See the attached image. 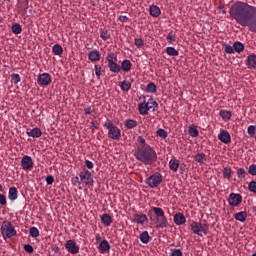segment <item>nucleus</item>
Segmentation results:
<instances>
[{"label":"nucleus","instance_id":"a18cd8bd","mask_svg":"<svg viewBox=\"0 0 256 256\" xmlns=\"http://www.w3.org/2000/svg\"><path fill=\"white\" fill-rule=\"evenodd\" d=\"M247 133L250 137H255V135H256V126L255 125L248 126Z\"/></svg>","mask_w":256,"mask_h":256},{"label":"nucleus","instance_id":"4468645a","mask_svg":"<svg viewBox=\"0 0 256 256\" xmlns=\"http://www.w3.org/2000/svg\"><path fill=\"white\" fill-rule=\"evenodd\" d=\"M219 141L221 143H225V145H229L231 143V134L227 132V130H221L219 135H218Z\"/></svg>","mask_w":256,"mask_h":256},{"label":"nucleus","instance_id":"f3484780","mask_svg":"<svg viewBox=\"0 0 256 256\" xmlns=\"http://www.w3.org/2000/svg\"><path fill=\"white\" fill-rule=\"evenodd\" d=\"M19 197V190H17V187H10L8 191V199L10 201H17Z\"/></svg>","mask_w":256,"mask_h":256},{"label":"nucleus","instance_id":"09e8293b","mask_svg":"<svg viewBox=\"0 0 256 256\" xmlns=\"http://www.w3.org/2000/svg\"><path fill=\"white\" fill-rule=\"evenodd\" d=\"M248 172L250 175L255 177L256 176V164H251L248 168Z\"/></svg>","mask_w":256,"mask_h":256},{"label":"nucleus","instance_id":"ddd939ff","mask_svg":"<svg viewBox=\"0 0 256 256\" xmlns=\"http://www.w3.org/2000/svg\"><path fill=\"white\" fill-rule=\"evenodd\" d=\"M38 84L42 87H47V85H51V75L49 73H42L38 76Z\"/></svg>","mask_w":256,"mask_h":256},{"label":"nucleus","instance_id":"2f4dec72","mask_svg":"<svg viewBox=\"0 0 256 256\" xmlns=\"http://www.w3.org/2000/svg\"><path fill=\"white\" fill-rule=\"evenodd\" d=\"M234 47V52L236 51V53H242V51L245 50V45H243V43L236 41L233 44Z\"/></svg>","mask_w":256,"mask_h":256},{"label":"nucleus","instance_id":"f704fd0d","mask_svg":"<svg viewBox=\"0 0 256 256\" xmlns=\"http://www.w3.org/2000/svg\"><path fill=\"white\" fill-rule=\"evenodd\" d=\"M104 74H105V69L100 65H95V75L97 76V79H101V75H104Z\"/></svg>","mask_w":256,"mask_h":256},{"label":"nucleus","instance_id":"e433bc0d","mask_svg":"<svg viewBox=\"0 0 256 256\" xmlns=\"http://www.w3.org/2000/svg\"><path fill=\"white\" fill-rule=\"evenodd\" d=\"M166 53L167 55H170V57H177V55H179V51H177V49L174 47H167Z\"/></svg>","mask_w":256,"mask_h":256},{"label":"nucleus","instance_id":"393cba45","mask_svg":"<svg viewBox=\"0 0 256 256\" xmlns=\"http://www.w3.org/2000/svg\"><path fill=\"white\" fill-rule=\"evenodd\" d=\"M139 239H140L141 243H143L144 245H147V243H149V241H151V236H149L148 231H143L140 234Z\"/></svg>","mask_w":256,"mask_h":256},{"label":"nucleus","instance_id":"c03bdc74","mask_svg":"<svg viewBox=\"0 0 256 256\" xmlns=\"http://www.w3.org/2000/svg\"><path fill=\"white\" fill-rule=\"evenodd\" d=\"M166 40L168 41V43H173L177 40V36L173 33V31H170L166 36Z\"/></svg>","mask_w":256,"mask_h":256},{"label":"nucleus","instance_id":"f8f14e48","mask_svg":"<svg viewBox=\"0 0 256 256\" xmlns=\"http://www.w3.org/2000/svg\"><path fill=\"white\" fill-rule=\"evenodd\" d=\"M21 167L24 171H31L33 169V158L28 155L22 157Z\"/></svg>","mask_w":256,"mask_h":256},{"label":"nucleus","instance_id":"b1692460","mask_svg":"<svg viewBox=\"0 0 256 256\" xmlns=\"http://www.w3.org/2000/svg\"><path fill=\"white\" fill-rule=\"evenodd\" d=\"M236 221H240V223H245L247 221V212L241 211L234 215Z\"/></svg>","mask_w":256,"mask_h":256},{"label":"nucleus","instance_id":"ea45409f","mask_svg":"<svg viewBox=\"0 0 256 256\" xmlns=\"http://www.w3.org/2000/svg\"><path fill=\"white\" fill-rule=\"evenodd\" d=\"M100 37L103 39V41H107V39H111V34L109 31L103 29L100 31Z\"/></svg>","mask_w":256,"mask_h":256},{"label":"nucleus","instance_id":"72a5a7b5","mask_svg":"<svg viewBox=\"0 0 256 256\" xmlns=\"http://www.w3.org/2000/svg\"><path fill=\"white\" fill-rule=\"evenodd\" d=\"M146 93H157V85L153 82L148 83L146 86Z\"/></svg>","mask_w":256,"mask_h":256},{"label":"nucleus","instance_id":"473e14b6","mask_svg":"<svg viewBox=\"0 0 256 256\" xmlns=\"http://www.w3.org/2000/svg\"><path fill=\"white\" fill-rule=\"evenodd\" d=\"M11 31L12 33H14V35H20V33L23 32V28L21 27L20 24H13L11 27Z\"/></svg>","mask_w":256,"mask_h":256},{"label":"nucleus","instance_id":"de8ad7c7","mask_svg":"<svg viewBox=\"0 0 256 256\" xmlns=\"http://www.w3.org/2000/svg\"><path fill=\"white\" fill-rule=\"evenodd\" d=\"M11 79L15 85H17V83H21V76H19V74H12Z\"/></svg>","mask_w":256,"mask_h":256},{"label":"nucleus","instance_id":"423d86ee","mask_svg":"<svg viewBox=\"0 0 256 256\" xmlns=\"http://www.w3.org/2000/svg\"><path fill=\"white\" fill-rule=\"evenodd\" d=\"M0 231L3 239H11L12 237H15V235H17V230H15L13 224H11V222L7 220L2 222Z\"/></svg>","mask_w":256,"mask_h":256},{"label":"nucleus","instance_id":"5fc2aeb1","mask_svg":"<svg viewBox=\"0 0 256 256\" xmlns=\"http://www.w3.org/2000/svg\"><path fill=\"white\" fill-rule=\"evenodd\" d=\"M46 183L47 185H53V183H55V178L53 177V175H49L46 177Z\"/></svg>","mask_w":256,"mask_h":256},{"label":"nucleus","instance_id":"dca6fc26","mask_svg":"<svg viewBox=\"0 0 256 256\" xmlns=\"http://www.w3.org/2000/svg\"><path fill=\"white\" fill-rule=\"evenodd\" d=\"M111 250V244H109V241L102 240L98 246V251L100 253H107V251Z\"/></svg>","mask_w":256,"mask_h":256},{"label":"nucleus","instance_id":"7ed1b4c3","mask_svg":"<svg viewBox=\"0 0 256 256\" xmlns=\"http://www.w3.org/2000/svg\"><path fill=\"white\" fill-rule=\"evenodd\" d=\"M151 211H153L155 215L156 229H166V227H169V221L162 208L152 206L149 213H151Z\"/></svg>","mask_w":256,"mask_h":256},{"label":"nucleus","instance_id":"680f3d73","mask_svg":"<svg viewBox=\"0 0 256 256\" xmlns=\"http://www.w3.org/2000/svg\"><path fill=\"white\" fill-rule=\"evenodd\" d=\"M79 176H76V177H74L73 179H72V183H73V185H81V180H79Z\"/></svg>","mask_w":256,"mask_h":256},{"label":"nucleus","instance_id":"39448f33","mask_svg":"<svg viewBox=\"0 0 256 256\" xmlns=\"http://www.w3.org/2000/svg\"><path fill=\"white\" fill-rule=\"evenodd\" d=\"M151 109L152 111H157V109H159V104L153 98L148 99L147 102L138 104L140 115H147Z\"/></svg>","mask_w":256,"mask_h":256},{"label":"nucleus","instance_id":"6e6552de","mask_svg":"<svg viewBox=\"0 0 256 256\" xmlns=\"http://www.w3.org/2000/svg\"><path fill=\"white\" fill-rule=\"evenodd\" d=\"M145 183L150 189H157V187L163 183V175L159 172H155L145 180Z\"/></svg>","mask_w":256,"mask_h":256},{"label":"nucleus","instance_id":"1a4fd4ad","mask_svg":"<svg viewBox=\"0 0 256 256\" xmlns=\"http://www.w3.org/2000/svg\"><path fill=\"white\" fill-rule=\"evenodd\" d=\"M80 182H82L84 185H87L88 187H93V184L95 183V180H93V174L91 171L87 169H83L79 173Z\"/></svg>","mask_w":256,"mask_h":256},{"label":"nucleus","instance_id":"f257e3e1","mask_svg":"<svg viewBox=\"0 0 256 256\" xmlns=\"http://www.w3.org/2000/svg\"><path fill=\"white\" fill-rule=\"evenodd\" d=\"M229 14L241 27H247L251 33H256V7L247 2L237 1L231 5Z\"/></svg>","mask_w":256,"mask_h":256},{"label":"nucleus","instance_id":"79ce46f5","mask_svg":"<svg viewBox=\"0 0 256 256\" xmlns=\"http://www.w3.org/2000/svg\"><path fill=\"white\" fill-rule=\"evenodd\" d=\"M156 135L162 139H167L169 134L165 131V129L160 128L156 131Z\"/></svg>","mask_w":256,"mask_h":256},{"label":"nucleus","instance_id":"20e7f679","mask_svg":"<svg viewBox=\"0 0 256 256\" xmlns=\"http://www.w3.org/2000/svg\"><path fill=\"white\" fill-rule=\"evenodd\" d=\"M103 127H105V129H108L109 139H112L113 141H119V139H121V129L115 126V124H113V121L106 120Z\"/></svg>","mask_w":256,"mask_h":256},{"label":"nucleus","instance_id":"338daca9","mask_svg":"<svg viewBox=\"0 0 256 256\" xmlns=\"http://www.w3.org/2000/svg\"><path fill=\"white\" fill-rule=\"evenodd\" d=\"M121 65H131V61L129 60H124Z\"/></svg>","mask_w":256,"mask_h":256},{"label":"nucleus","instance_id":"864d4df0","mask_svg":"<svg viewBox=\"0 0 256 256\" xmlns=\"http://www.w3.org/2000/svg\"><path fill=\"white\" fill-rule=\"evenodd\" d=\"M0 205H2V207H5V205H7V196H5L4 194H0Z\"/></svg>","mask_w":256,"mask_h":256},{"label":"nucleus","instance_id":"7c9ffc66","mask_svg":"<svg viewBox=\"0 0 256 256\" xmlns=\"http://www.w3.org/2000/svg\"><path fill=\"white\" fill-rule=\"evenodd\" d=\"M124 125L127 129H135V127H137V121L134 119H127L124 122Z\"/></svg>","mask_w":256,"mask_h":256},{"label":"nucleus","instance_id":"2eb2a0df","mask_svg":"<svg viewBox=\"0 0 256 256\" xmlns=\"http://www.w3.org/2000/svg\"><path fill=\"white\" fill-rule=\"evenodd\" d=\"M174 223L175 225H185L187 223V218H185V215L183 213L178 212L174 215Z\"/></svg>","mask_w":256,"mask_h":256},{"label":"nucleus","instance_id":"8fccbe9b","mask_svg":"<svg viewBox=\"0 0 256 256\" xmlns=\"http://www.w3.org/2000/svg\"><path fill=\"white\" fill-rule=\"evenodd\" d=\"M109 68H110V71H112V73H120L121 72V66H119V65H110Z\"/></svg>","mask_w":256,"mask_h":256},{"label":"nucleus","instance_id":"4c0bfd02","mask_svg":"<svg viewBox=\"0 0 256 256\" xmlns=\"http://www.w3.org/2000/svg\"><path fill=\"white\" fill-rule=\"evenodd\" d=\"M188 133L190 137H199V130L193 126L188 127Z\"/></svg>","mask_w":256,"mask_h":256},{"label":"nucleus","instance_id":"cd10ccee","mask_svg":"<svg viewBox=\"0 0 256 256\" xmlns=\"http://www.w3.org/2000/svg\"><path fill=\"white\" fill-rule=\"evenodd\" d=\"M150 15L152 17H159V15H161V8H159L157 5L150 6Z\"/></svg>","mask_w":256,"mask_h":256},{"label":"nucleus","instance_id":"6e6d98bb","mask_svg":"<svg viewBox=\"0 0 256 256\" xmlns=\"http://www.w3.org/2000/svg\"><path fill=\"white\" fill-rule=\"evenodd\" d=\"M24 251H26V253H33L34 251L33 246H31V244H25Z\"/></svg>","mask_w":256,"mask_h":256},{"label":"nucleus","instance_id":"e2e57ef3","mask_svg":"<svg viewBox=\"0 0 256 256\" xmlns=\"http://www.w3.org/2000/svg\"><path fill=\"white\" fill-rule=\"evenodd\" d=\"M120 68L122 71H131V65H122Z\"/></svg>","mask_w":256,"mask_h":256},{"label":"nucleus","instance_id":"412c9836","mask_svg":"<svg viewBox=\"0 0 256 256\" xmlns=\"http://www.w3.org/2000/svg\"><path fill=\"white\" fill-rule=\"evenodd\" d=\"M88 58L92 63H95V61H99V59H101V53L98 50L90 51Z\"/></svg>","mask_w":256,"mask_h":256},{"label":"nucleus","instance_id":"c756f323","mask_svg":"<svg viewBox=\"0 0 256 256\" xmlns=\"http://www.w3.org/2000/svg\"><path fill=\"white\" fill-rule=\"evenodd\" d=\"M222 174L224 179H231V177H233V170L231 169V167H224L222 169Z\"/></svg>","mask_w":256,"mask_h":256},{"label":"nucleus","instance_id":"bb28decb","mask_svg":"<svg viewBox=\"0 0 256 256\" xmlns=\"http://www.w3.org/2000/svg\"><path fill=\"white\" fill-rule=\"evenodd\" d=\"M219 115L224 121H230L231 117H233L231 111L228 110H220Z\"/></svg>","mask_w":256,"mask_h":256},{"label":"nucleus","instance_id":"aec40b11","mask_svg":"<svg viewBox=\"0 0 256 256\" xmlns=\"http://www.w3.org/2000/svg\"><path fill=\"white\" fill-rule=\"evenodd\" d=\"M28 137H33L34 139H39L41 135H43V132L39 128H33L30 131L26 132Z\"/></svg>","mask_w":256,"mask_h":256},{"label":"nucleus","instance_id":"0e129e2a","mask_svg":"<svg viewBox=\"0 0 256 256\" xmlns=\"http://www.w3.org/2000/svg\"><path fill=\"white\" fill-rule=\"evenodd\" d=\"M92 112H93V111L91 110V107H87V108L84 109V113H85L86 115H91Z\"/></svg>","mask_w":256,"mask_h":256},{"label":"nucleus","instance_id":"c9c22d12","mask_svg":"<svg viewBox=\"0 0 256 256\" xmlns=\"http://www.w3.org/2000/svg\"><path fill=\"white\" fill-rule=\"evenodd\" d=\"M54 55H63V47L60 44H55L52 47Z\"/></svg>","mask_w":256,"mask_h":256},{"label":"nucleus","instance_id":"a19ab883","mask_svg":"<svg viewBox=\"0 0 256 256\" xmlns=\"http://www.w3.org/2000/svg\"><path fill=\"white\" fill-rule=\"evenodd\" d=\"M29 233L33 239H37V237H39V229L37 227H31Z\"/></svg>","mask_w":256,"mask_h":256},{"label":"nucleus","instance_id":"f03ea898","mask_svg":"<svg viewBox=\"0 0 256 256\" xmlns=\"http://www.w3.org/2000/svg\"><path fill=\"white\" fill-rule=\"evenodd\" d=\"M134 157L143 165H153L157 163V151L151 145H138Z\"/></svg>","mask_w":256,"mask_h":256},{"label":"nucleus","instance_id":"603ef678","mask_svg":"<svg viewBox=\"0 0 256 256\" xmlns=\"http://www.w3.org/2000/svg\"><path fill=\"white\" fill-rule=\"evenodd\" d=\"M248 65H256V56L255 55H250L247 58Z\"/></svg>","mask_w":256,"mask_h":256},{"label":"nucleus","instance_id":"13d9d810","mask_svg":"<svg viewBox=\"0 0 256 256\" xmlns=\"http://www.w3.org/2000/svg\"><path fill=\"white\" fill-rule=\"evenodd\" d=\"M118 21L121 23H129V17L121 15L119 16Z\"/></svg>","mask_w":256,"mask_h":256},{"label":"nucleus","instance_id":"5701e85b","mask_svg":"<svg viewBox=\"0 0 256 256\" xmlns=\"http://www.w3.org/2000/svg\"><path fill=\"white\" fill-rule=\"evenodd\" d=\"M168 165H169L170 171H173L174 173H177V171L179 170L180 163H179V160H177V159H171L169 161Z\"/></svg>","mask_w":256,"mask_h":256},{"label":"nucleus","instance_id":"6ab92c4d","mask_svg":"<svg viewBox=\"0 0 256 256\" xmlns=\"http://www.w3.org/2000/svg\"><path fill=\"white\" fill-rule=\"evenodd\" d=\"M106 60L108 61L109 65H118L119 61L117 60V53L110 52L106 56Z\"/></svg>","mask_w":256,"mask_h":256},{"label":"nucleus","instance_id":"774afa93","mask_svg":"<svg viewBox=\"0 0 256 256\" xmlns=\"http://www.w3.org/2000/svg\"><path fill=\"white\" fill-rule=\"evenodd\" d=\"M96 241H97V243H99V241H101V235L100 234H96Z\"/></svg>","mask_w":256,"mask_h":256},{"label":"nucleus","instance_id":"9d476101","mask_svg":"<svg viewBox=\"0 0 256 256\" xmlns=\"http://www.w3.org/2000/svg\"><path fill=\"white\" fill-rule=\"evenodd\" d=\"M243 196L241 194L231 193L228 198V203L231 207H239V204L242 203Z\"/></svg>","mask_w":256,"mask_h":256},{"label":"nucleus","instance_id":"a211bd4d","mask_svg":"<svg viewBox=\"0 0 256 256\" xmlns=\"http://www.w3.org/2000/svg\"><path fill=\"white\" fill-rule=\"evenodd\" d=\"M147 221V215L145 214H134L133 215V223H137L138 225H143Z\"/></svg>","mask_w":256,"mask_h":256},{"label":"nucleus","instance_id":"9b49d317","mask_svg":"<svg viewBox=\"0 0 256 256\" xmlns=\"http://www.w3.org/2000/svg\"><path fill=\"white\" fill-rule=\"evenodd\" d=\"M65 249L68 253H71V255H77V253H79V246H77V242H75V240L66 241Z\"/></svg>","mask_w":256,"mask_h":256},{"label":"nucleus","instance_id":"58836bf2","mask_svg":"<svg viewBox=\"0 0 256 256\" xmlns=\"http://www.w3.org/2000/svg\"><path fill=\"white\" fill-rule=\"evenodd\" d=\"M236 173L238 179H245L247 177V171L244 168H238Z\"/></svg>","mask_w":256,"mask_h":256},{"label":"nucleus","instance_id":"bf43d9fd","mask_svg":"<svg viewBox=\"0 0 256 256\" xmlns=\"http://www.w3.org/2000/svg\"><path fill=\"white\" fill-rule=\"evenodd\" d=\"M137 141H138V143H140V145H149V144H147V141L145 140V138L143 136H139L137 138Z\"/></svg>","mask_w":256,"mask_h":256},{"label":"nucleus","instance_id":"37998d69","mask_svg":"<svg viewBox=\"0 0 256 256\" xmlns=\"http://www.w3.org/2000/svg\"><path fill=\"white\" fill-rule=\"evenodd\" d=\"M134 45L137 47V49H141V47L145 46V41L143 40V38H136L134 40Z\"/></svg>","mask_w":256,"mask_h":256},{"label":"nucleus","instance_id":"49530a36","mask_svg":"<svg viewBox=\"0 0 256 256\" xmlns=\"http://www.w3.org/2000/svg\"><path fill=\"white\" fill-rule=\"evenodd\" d=\"M224 51L225 53H228V55H232L233 53H235L234 47L229 44H224Z\"/></svg>","mask_w":256,"mask_h":256},{"label":"nucleus","instance_id":"4d7b16f0","mask_svg":"<svg viewBox=\"0 0 256 256\" xmlns=\"http://www.w3.org/2000/svg\"><path fill=\"white\" fill-rule=\"evenodd\" d=\"M171 256H183V252L181 251V249H175L171 253Z\"/></svg>","mask_w":256,"mask_h":256},{"label":"nucleus","instance_id":"c85d7f7f","mask_svg":"<svg viewBox=\"0 0 256 256\" xmlns=\"http://www.w3.org/2000/svg\"><path fill=\"white\" fill-rule=\"evenodd\" d=\"M120 89L124 91V93H127L131 90V82L128 80H123L120 84Z\"/></svg>","mask_w":256,"mask_h":256},{"label":"nucleus","instance_id":"0eeeda50","mask_svg":"<svg viewBox=\"0 0 256 256\" xmlns=\"http://www.w3.org/2000/svg\"><path fill=\"white\" fill-rule=\"evenodd\" d=\"M192 233H194V235H198V237H203L204 235H207V233H209V225L207 223H200V222H195L193 221L190 224Z\"/></svg>","mask_w":256,"mask_h":256},{"label":"nucleus","instance_id":"3c124183","mask_svg":"<svg viewBox=\"0 0 256 256\" xmlns=\"http://www.w3.org/2000/svg\"><path fill=\"white\" fill-rule=\"evenodd\" d=\"M248 189L251 191V193H256V181H251L248 184Z\"/></svg>","mask_w":256,"mask_h":256},{"label":"nucleus","instance_id":"a878e982","mask_svg":"<svg viewBox=\"0 0 256 256\" xmlns=\"http://www.w3.org/2000/svg\"><path fill=\"white\" fill-rule=\"evenodd\" d=\"M194 159H195L196 163H199V165H203V163H205V161H207V155H205V153H197L194 156Z\"/></svg>","mask_w":256,"mask_h":256},{"label":"nucleus","instance_id":"69168bd1","mask_svg":"<svg viewBox=\"0 0 256 256\" xmlns=\"http://www.w3.org/2000/svg\"><path fill=\"white\" fill-rule=\"evenodd\" d=\"M90 129H91L92 131H95V129H99V127H97V125H95V122H91Z\"/></svg>","mask_w":256,"mask_h":256},{"label":"nucleus","instance_id":"052dcab7","mask_svg":"<svg viewBox=\"0 0 256 256\" xmlns=\"http://www.w3.org/2000/svg\"><path fill=\"white\" fill-rule=\"evenodd\" d=\"M85 165L87 169H93V167H95V164H93V162H91L90 160H85Z\"/></svg>","mask_w":256,"mask_h":256},{"label":"nucleus","instance_id":"4be33fe9","mask_svg":"<svg viewBox=\"0 0 256 256\" xmlns=\"http://www.w3.org/2000/svg\"><path fill=\"white\" fill-rule=\"evenodd\" d=\"M101 223L105 225V227H111V223H113V218L109 214H103L101 216Z\"/></svg>","mask_w":256,"mask_h":256}]
</instances>
